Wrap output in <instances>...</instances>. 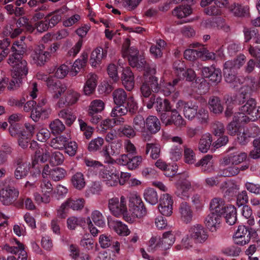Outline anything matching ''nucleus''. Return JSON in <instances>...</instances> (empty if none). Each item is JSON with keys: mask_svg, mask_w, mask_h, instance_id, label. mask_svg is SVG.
I'll return each mask as SVG.
<instances>
[{"mask_svg": "<svg viewBox=\"0 0 260 260\" xmlns=\"http://www.w3.org/2000/svg\"><path fill=\"white\" fill-rule=\"evenodd\" d=\"M122 54L128 58L130 65L139 69H144V81L141 86V91L142 95L147 98L150 95L151 91L157 92L159 90L157 78L154 76L156 73L153 67H148L142 56H138V50L134 47H131L129 39H126L123 45Z\"/></svg>", "mask_w": 260, "mask_h": 260, "instance_id": "1", "label": "nucleus"}, {"mask_svg": "<svg viewBox=\"0 0 260 260\" xmlns=\"http://www.w3.org/2000/svg\"><path fill=\"white\" fill-rule=\"evenodd\" d=\"M13 53L10 55L8 63L12 68V80L9 82L8 78H3L0 74V93L8 85L9 90L19 87L23 80L28 74V67L26 61L22 59L24 49L18 41L13 43L12 47Z\"/></svg>", "mask_w": 260, "mask_h": 260, "instance_id": "2", "label": "nucleus"}, {"mask_svg": "<svg viewBox=\"0 0 260 260\" xmlns=\"http://www.w3.org/2000/svg\"><path fill=\"white\" fill-rule=\"evenodd\" d=\"M208 238L207 232L203 226L196 224L190 228L188 234L181 237L178 234L175 235L171 232L165 233L161 237L160 242L161 244H173L176 239L181 238V242L184 243H203Z\"/></svg>", "mask_w": 260, "mask_h": 260, "instance_id": "3", "label": "nucleus"}, {"mask_svg": "<svg viewBox=\"0 0 260 260\" xmlns=\"http://www.w3.org/2000/svg\"><path fill=\"white\" fill-rule=\"evenodd\" d=\"M176 107L177 109L183 108V114L188 120H191L197 117L202 124L206 123L208 121V111L203 108H199L196 102L179 100L176 103Z\"/></svg>", "mask_w": 260, "mask_h": 260, "instance_id": "4", "label": "nucleus"}, {"mask_svg": "<svg viewBox=\"0 0 260 260\" xmlns=\"http://www.w3.org/2000/svg\"><path fill=\"white\" fill-rule=\"evenodd\" d=\"M240 112L235 113L240 118V121L247 123L250 121H255L260 117V106L256 109L255 100L250 99L240 109Z\"/></svg>", "mask_w": 260, "mask_h": 260, "instance_id": "5", "label": "nucleus"}, {"mask_svg": "<svg viewBox=\"0 0 260 260\" xmlns=\"http://www.w3.org/2000/svg\"><path fill=\"white\" fill-rule=\"evenodd\" d=\"M247 230L245 225H239L233 236L235 244H248V243H257L260 244V236L253 229H250L248 235L245 237Z\"/></svg>", "mask_w": 260, "mask_h": 260, "instance_id": "6", "label": "nucleus"}, {"mask_svg": "<svg viewBox=\"0 0 260 260\" xmlns=\"http://www.w3.org/2000/svg\"><path fill=\"white\" fill-rule=\"evenodd\" d=\"M40 192L34 194V200L38 204H47L51 202L53 195V184L48 179H43L39 185Z\"/></svg>", "mask_w": 260, "mask_h": 260, "instance_id": "7", "label": "nucleus"}, {"mask_svg": "<svg viewBox=\"0 0 260 260\" xmlns=\"http://www.w3.org/2000/svg\"><path fill=\"white\" fill-rule=\"evenodd\" d=\"M99 177L108 187H115L118 184L119 171L115 169L104 167L100 169Z\"/></svg>", "mask_w": 260, "mask_h": 260, "instance_id": "8", "label": "nucleus"}, {"mask_svg": "<svg viewBox=\"0 0 260 260\" xmlns=\"http://www.w3.org/2000/svg\"><path fill=\"white\" fill-rule=\"evenodd\" d=\"M243 85L240 88L239 95L237 101L239 103L242 101L240 99L244 100L248 95H250L252 92L256 91L260 86V77L256 82L255 79L252 78H247L243 79L242 83Z\"/></svg>", "mask_w": 260, "mask_h": 260, "instance_id": "9", "label": "nucleus"}, {"mask_svg": "<svg viewBox=\"0 0 260 260\" xmlns=\"http://www.w3.org/2000/svg\"><path fill=\"white\" fill-rule=\"evenodd\" d=\"M108 208L111 213L116 217L124 215L127 212L126 201L122 196L119 201L117 198H113L109 200Z\"/></svg>", "mask_w": 260, "mask_h": 260, "instance_id": "10", "label": "nucleus"}, {"mask_svg": "<svg viewBox=\"0 0 260 260\" xmlns=\"http://www.w3.org/2000/svg\"><path fill=\"white\" fill-rule=\"evenodd\" d=\"M176 187L175 193L178 197L184 200L187 199L193 190L190 182L186 178L184 175L179 177L176 183Z\"/></svg>", "mask_w": 260, "mask_h": 260, "instance_id": "11", "label": "nucleus"}, {"mask_svg": "<svg viewBox=\"0 0 260 260\" xmlns=\"http://www.w3.org/2000/svg\"><path fill=\"white\" fill-rule=\"evenodd\" d=\"M19 194L18 190L15 187H5L0 191V201L4 205H12L17 200Z\"/></svg>", "mask_w": 260, "mask_h": 260, "instance_id": "12", "label": "nucleus"}, {"mask_svg": "<svg viewBox=\"0 0 260 260\" xmlns=\"http://www.w3.org/2000/svg\"><path fill=\"white\" fill-rule=\"evenodd\" d=\"M247 158V154L243 151H237L230 153L224 157L220 161V165L222 167L238 165Z\"/></svg>", "mask_w": 260, "mask_h": 260, "instance_id": "13", "label": "nucleus"}, {"mask_svg": "<svg viewBox=\"0 0 260 260\" xmlns=\"http://www.w3.org/2000/svg\"><path fill=\"white\" fill-rule=\"evenodd\" d=\"M160 118L162 122L166 125L174 124L177 127H181L186 125V121L176 110L172 111L170 116L167 113H162Z\"/></svg>", "mask_w": 260, "mask_h": 260, "instance_id": "14", "label": "nucleus"}, {"mask_svg": "<svg viewBox=\"0 0 260 260\" xmlns=\"http://www.w3.org/2000/svg\"><path fill=\"white\" fill-rule=\"evenodd\" d=\"M80 94L73 89L67 90L64 95L58 101L56 106L59 108L69 107L75 104L79 99Z\"/></svg>", "mask_w": 260, "mask_h": 260, "instance_id": "15", "label": "nucleus"}, {"mask_svg": "<svg viewBox=\"0 0 260 260\" xmlns=\"http://www.w3.org/2000/svg\"><path fill=\"white\" fill-rule=\"evenodd\" d=\"M50 57V53L45 50V47L43 45L37 46L31 54L34 63L39 66L44 65Z\"/></svg>", "mask_w": 260, "mask_h": 260, "instance_id": "16", "label": "nucleus"}, {"mask_svg": "<svg viewBox=\"0 0 260 260\" xmlns=\"http://www.w3.org/2000/svg\"><path fill=\"white\" fill-rule=\"evenodd\" d=\"M25 245H17V246H10V245H3V250L15 255H18L17 259L14 256H9L6 260H27V254L25 250Z\"/></svg>", "mask_w": 260, "mask_h": 260, "instance_id": "17", "label": "nucleus"}, {"mask_svg": "<svg viewBox=\"0 0 260 260\" xmlns=\"http://www.w3.org/2000/svg\"><path fill=\"white\" fill-rule=\"evenodd\" d=\"M47 86L49 92L52 94L53 98L55 99L60 98L67 89V86L65 84L56 81L54 79H50L48 81Z\"/></svg>", "mask_w": 260, "mask_h": 260, "instance_id": "18", "label": "nucleus"}, {"mask_svg": "<svg viewBox=\"0 0 260 260\" xmlns=\"http://www.w3.org/2000/svg\"><path fill=\"white\" fill-rule=\"evenodd\" d=\"M50 157L49 148L44 145L36 151L34 156L31 158V167L35 168L39 162L44 163L47 161Z\"/></svg>", "mask_w": 260, "mask_h": 260, "instance_id": "19", "label": "nucleus"}, {"mask_svg": "<svg viewBox=\"0 0 260 260\" xmlns=\"http://www.w3.org/2000/svg\"><path fill=\"white\" fill-rule=\"evenodd\" d=\"M28 20L25 17L20 18L16 23L14 24H9L7 25L4 31V33L6 35H9L12 38L16 37L22 31L21 27H24Z\"/></svg>", "mask_w": 260, "mask_h": 260, "instance_id": "20", "label": "nucleus"}, {"mask_svg": "<svg viewBox=\"0 0 260 260\" xmlns=\"http://www.w3.org/2000/svg\"><path fill=\"white\" fill-rule=\"evenodd\" d=\"M28 20L25 17L20 18L16 23L14 24H9L7 25L4 31V33L6 35H9L12 38L16 37L22 31L21 27H24Z\"/></svg>", "mask_w": 260, "mask_h": 260, "instance_id": "21", "label": "nucleus"}, {"mask_svg": "<svg viewBox=\"0 0 260 260\" xmlns=\"http://www.w3.org/2000/svg\"><path fill=\"white\" fill-rule=\"evenodd\" d=\"M98 76L93 73H88L85 77V82L83 86V93L86 95L92 94L96 87Z\"/></svg>", "mask_w": 260, "mask_h": 260, "instance_id": "22", "label": "nucleus"}, {"mask_svg": "<svg viewBox=\"0 0 260 260\" xmlns=\"http://www.w3.org/2000/svg\"><path fill=\"white\" fill-rule=\"evenodd\" d=\"M174 69L176 71V73L180 78H186V79L189 81L194 80L196 77V74L194 71L191 69H188L186 71L184 70L185 66L184 63L180 60L176 61L174 63Z\"/></svg>", "mask_w": 260, "mask_h": 260, "instance_id": "23", "label": "nucleus"}, {"mask_svg": "<svg viewBox=\"0 0 260 260\" xmlns=\"http://www.w3.org/2000/svg\"><path fill=\"white\" fill-rule=\"evenodd\" d=\"M103 250L99 254L97 260H111V255L119 253L120 245H100Z\"/></svg>", "mask_w": 260, "mask_h": 260, "instance_id": "24", "label": "nucleus"}, {"mask_svg": "<svg viewBox=\"0 0 260 260\" xmlns=\"http://www.w3.org/2000/svg\"><path fill=\"white\" fill-rule=\"evenodd\" d=\"M108 225L111 230H113L119 236H127L130 234L127 226L120 220L108 219Z\"/></svg>", "mask_w": 260, "mask_h": 260, "instance_id": "25", "label": "nucleus"}, {"mask_svg": "<svg viewBox=\"0 0 260 260\" xmlns=\"http://www.w3.org/2000/svg\"><path fill=\"white\" fill-rule=\"evenodd\" d=\"M119 65L123 68L121 75V80L125 88L128 91L132 90L134 87V76L129 67L124 68L123 64L119 60Z\"/></svg>", "mask_w": 260, "mask_h": 260, "instance_id": "26", "label": "nucleus"}, {"mask_svg": "<svg viewBox=\"0 0 260 260\" xmlns=\"http://www.w3.org/2000/svg\"><path fill=\"white\" fill-rule=\"evenodd\" d=\"M221 216L218 214L210 212L205 219L207 228L211 232L217 231L220 227Z\"/></svg>", "mask_w": 260, "mask_h": 260, "instance_id": "27", "label": "nucleus"}, {"mask_svg": "<svg viewBox=\"0 0 260 260\" xmlns=\"http://www.w3.org/2000/svg\"><path fill=\"white\" fill-rule=\"evenodd\" d=\"M202 73L204 78H208L213 83H217L221 81V74L220 71L212 66L203 67L202 69Z\"/></svg>", "mask_w": 260, "mask_h": 260, "instance_id": "28", "label": "nucleus"}, {"mask_svg": "<svg viewBox=\"0 0 260 260\" xmlns=\"http://www.w3.org/2000/svg\"><path fill=\"white\" fill-rule=\"evenodd\" d=\"M160 129V123L158 119L155 116H149L145 120V134L149 138L148 133L154 134Z\"/></svg>", "mask_w": 260, "mask_h": 260, "instance_id": "29", "label": "nucleus"}, {"mask_svg": "<svg viewBox=\"0 0 260 260\" xmlns=\"http://www.w3.org/2000/svg\"><path fill=\"white\" fill-rule=\"evenodd\" d=\"M107 50L101 48H96L91 53L89 62L93 68H96L101 64L103 59L106 57Z\"/></svg>", "mask_w": 260, "mask_h": 260, "instance_id": "30", "label": "nucleus"}, {"mask_svg": "<svg viewBox=\"0 0 260 260\" xmlns=\"http://www.w3.org/2000/svg\"><path fill=\"white\" fill-rule=\"evenodd\" d=\"M87 59V53L85 52L83 53L80 57L75 61L72 66L71 69L70 68V75L72 76H76L80 70L85 66Z\"/></svg>", "mask_w": 260, "mask_h": 260, "instance_id": "31", "label": "nucleus"}, {"mask_svg": "<svg viewBox=\"0 0 260 260\" xmlns=\"http://www.w3.org/2000/svg\"><path fill=\"white\" fill-rule=\"evenodd\" d=\"M211 213L219 214L220 216L224 213L226 207L224 206V201L220 198H214L210 202Z\"/></svg>", "mask_w": 260, "mask_h": 260, "instance_id": "32", "label": "nucleus"}, {"mask_svg": "<svg viewBox=\"0 0 260 260\" xmlns=\"http://www.w3.org/2000/svg\"><path fill=\"white\" fill-rule=\"evenodd\" d=\"M255 132L252 135L249 130L242 127V129L237 133V139L239 143L242 145H245L249 141V139L254 137V135H258L260 132L258 127H255Z\"/></svg>", "mask_w": 260, "mask_h": 260, "instance_id": "33", "label": "nucleus"}, {"mask_svg": "<svg viewBox=\"0 0 260 260\" xmlns=\"http://www.w3.org/2000/svg\"><path fill=\"white\" fill-rule=\"evenodd\" d=\"M51 109L49 108H42L39 106H37L32 110L30 117L34 121H37L40 118L42 119L47 118L51 114Z\"/></svg>", "mask_w": 260, "mask_h": 260, "instance_id": "34", "label": "nucleus"}, {"mask_svg": "<svg viewBox=\"0 0 260 260\" xmlns=\"http://www.w3.org/2000/svg\"><path fill=\"white\" fill-rule=\"evenodd\" d=\"M240 118L238 114L235 113L233 120L229 123L226 126V129L229 135L231 136L237 135V133L242 128L241 124L244 123L240 121Z\"/></svg>", "mask_w": 260, "mask_h": 260, "instance_id": "35", "label": "nucleus"}, {"mask_svg": "<svg viewBox=\"0 0 260 260\" xmlns=\"http://www.w3.org/2000/svg\"><path fill=\"white\" fill-rule=\"evenodd\" d=\"M31 165L27 162H21L18 164L14 172L16 179H21L25 177L30 170Z\"/></svg>", "mask_w": 260, "mask_h": 260, "instance_id": "36", "label": "nucleus"}, {"mask_svg": "<svg viewBox=\"0 0 260 260\" xmlns=\"http://www.w3.org/2000/svg\"><path fill=\"white\" fill-rule=\"evenodd\" d=\"M196 167L201 166L202 171L210 173L214 170L212 156L210 155L205 156L199 162L196 164Z\"/></svg>", "mask_w": 260, "mask_h": 260, "instance_id": "37", "label": "nucleus"}, {"mask_svg": "<svg viewBox=\"0 0 260 260\" xmlns=\"http://www.w3.org/2000/svg\"><path fill=\"white\" fill-rule=\"evenodd\" d=\"M179 213L181 220L186 223L190 222L192 218V212L190 207L186 202L181 204L179 208Z\"/></svg>", "mask_w": 260, "mask_h": 260, "instance_id": "38", "label": "nucleus"}, {"mask_svg": "<svg viewBox=\"0 0 260 260\" xmlns=\"http://www.w3.org/2000/svg\"><path fill=\"white\" fill-rule=\"evenodd\" d=\"M70 139V137H67L64 135L58 136L51 139L49 145L54 149L63 150Z\"/></svg>", "mask_w": 260, "mask_h": 260, "instance_id": "39", "label": "nucleus"}, {"mask_svg": "<svg viewBox=\"0 0 260 260\" xmlns=\"http://www.w3.org/2000/svg\"><path fill=\"white\" fill-rule=\"evenodd\" d=\"M121 144L119 142L114 143L111 145V150L109 151L107 147H104L101 151L102 155L105 157V161L109 162L110 159V155H116L120 152Z\"/></svg>", "mask_w": 260, "mask_h": 260, "instance_id": "40", "label": "nucleus"}, {"mask_svg": "<svg viewBox=\"0 0 260 260\" xmlns=\"http://www.w3.org/2000/svg\"><path fill=\"white\" fill-rule=\"evenodd\" d=\"M212 142L211 135L205 133L201 136L199 143L198 148L202 153H206L209 149Z\"/></svg>", "mask_w": 260, "mask_h": 260, "instance_id": "41", "label": "nucleus"}, {"mask_svg": "<svg viewBox=\"0 0 260 260\" xmlns=\"http://www.w3.org/2000/svg\"><path fill=\"white\" fill-rule=\"evenodd\" d=\"M208 104L210 110L214 114H220L223 111V106L218 97L210 98L208 101Z\"/></svg>", "mask_w": 260, "mask_h": 260, "instance_id": "42", "label": "nucleus"}, {"mask_svg": "<svg viewBox=\"0 0 260 260\" xmlns=\"http://www.w3.org/2000/svg\"><path fill=\"white\" fill-rule=\"evenodd\" d=\"M71 183L74 188L82 190L86 185L84 175L81 172H76L71 178Z\"/></svg>", "mask_w": 260, "mask_h": 260, "instance_id": "43", "label": "nucleus"}, {"mask_svg": "<svg viewBox=\"0 0 260 260\" xmlns=\"http://www.w3.org/2000/svg\"><path fill=\"white\" fill-rule=\"evenodd\" d=\"M133 126L136 131L141 133L142 136L146 140L148 135L145 133V120L141 115H137L134 119Z\"/></svg>", "mask_w": 260, "mask_h": 260, "instance_id": "44", "label": "nucleus"}, {"mask_svg": "<svg viewBox=\"0 0 260 260\" xmlns=\"http://www.w3.org/2000/svg\"><path fill=\"white\" fill-rule=\"evenodd\" d=\"M249 166L248 165H245L242 166L239 169L238 167L234 166H230L226 169H224L222 170H220L219 172V176L224 177H230L237 175L239 172L240 170H245L248 169Z\"/></svg>", "mask_w": 260, "mask_h": 260, "instance_id": "45", "label": "nucleus"}, {"mask_svg": "<svg viewBox=\"0 0 260 260\" xmlns=\"http://www.w3.org/2000/svg\"><path fill=\"white\" fill-rule=\"evenodd\" d=\"M229 9L235 16L238 17H243L246 15L249 9L248 6H241L238 4H234Z\"/></svg>", "mask_w": 260, "mask_h": 260, "instance_id": "46", "label": "nucleus"}, {"mask_svg": "<svg viewBox=\"0 0 260 260\" xmlns=\"http://www.w3.org/2000/svg\"><path fill=\"white\" fill-rule=\"evenodd\" d=\"M237 212L235 207L233 205L226 206L225 214L226 222L230 225H233L237 220Z\"/></svg>", "mask_w": 260, "mask_h": 260, "instance_id": "47", "label": "nucleus"}, {"mask_svg": "<svg viewBox=\"0 0 260 260\" xmlns=\"http://www.w3.org/2000/svg\"><path fill=\"white\" fill-rule=\"evenodd\" d=\"M58 116L59 118L63 119L66 124L71 125L76 120V116L68 109H63L60 110Z\"/></svg>", "mask_w": 260, "mask_h": 260, "instance_id": "48", "label": "nucleus"}, {"mask_svg": "<svg viewBox=\"0 0 260 260\" xmlns=\"http://www.w3.org/2000/svg\"><path fill=\"white\" fill-rule=\"evenodd\" d=\"M144 198L146 202L154 205L158 202V195L156 191L153 188H148L144 190Z\"/></svg>", "mask_w": 260, "mask_h": 260, "instance_id": "49", "label": "nucleus"}, {"mask_svg": "<svg viewBox=\"0 0 260 260\" xmlns=\"http://www.w3.org/2000/svg\"><path fill=\"white\" fill-rule=\"evenodd\" d=\"M105 104L101 100H94L92 101L88 107V114H93L100 113L104 110Z\"/></svg>", "mask_w": 260, "mask_h": 260, "instance_id": "50", "label": "nucleus"}, {"mask_svg": "<svg viewBox=\"0 0 260 260\" xmlns=\"http://www.w3.org/2000/svg\"><path fill=\"white\" fill-rule=\"evenodd\" d=\"M192 13V9L188 6H180L175 8L173 14L178 18H182L190 15Z\"/></svg>", "mask_w": 260, "mask_h": 260, "instance_id": "51", "label": "nucleus"}, {"mask_svg": "<svg viewBox=\"0 0 260 260\" xmlns=\"http://www.w3.org/2000/svg\"><path fill=\"white\" fill-rule=\"evenodd\" d=\"M113 98L115 104L122 105L127 99V94L123 89L119 88L113 91Z\"/></svg>", "mask_w": 260, "mask_h": 260, "instance_id": "52", "label": "nucleus"}, {"mask_svg": "<svg viewBox=\"0 0 260 260\" xmlns=\"http://www.w3.org/2000/svg\"><path fill=\"white\" fill-rule=\"evenodd\" d=\"M90 219L98 226L103 228L105 226V218L102 213L98 210H94L91 212Z\"/></svg>", "mask_w": 260, "mask_h": 260, "instance_id": "53", "label": "nucleus"}, {"mask_svg": "<svg viewBox=\"0 0 260 260\" xmlns=\"http://www.w3.org/2000/svg\"><path fill=\"white\" fill-rule=\"evenodd\" d=\"M232 69H226L224 67V75L225 77V80L226 82L231 83L233 84V86L235 87H238L239 84H242L243 81L241 82V79L239 78H237L235 75L232 74H230V72Z\"/></svg>", "mask_w": 260, "mask_h": 260, "instance_id": "54", "label": "nucleus"}, {"mask_svg": "<svg viewBox=\"0 0 260 260\" xmlns=\"http://www.w3.org/2000/svg\"><path fill=\"white\" fill-rule=\"evenodd\" d=\"M150 151V157L154 159L159 156L160 147L159 145L155 143H147L146 145V154H148Z\"/></svg>", "mask_w": 260, "mask_h": 260, "instance_id": "55", "label": "nucleus"}, {"mask_svg": "<svg viewBox=\"0 0 260 260\" xmlns=\"http://www.w3.org/2000/svg\"><path fill=\"white\" fill-rule=\"evenodd\" d=\"M246 57L243 54L238 56L234 61H228L224 64V67L226 69H236L240 68L245 62Z\"/></svg>", "mask_w": 260, "mask_h": 260, "instance_id": "56", "label": "nucleus"}, {"mask_svg": "<svg viewBox=\"0 0 260 260\" xmlns=\"http://www.w3.org/2000/svg\"><path fill=\"white\" fill-rule=\"evenodd\" d=\"M182 154V148L181 146L175 145L172 146L169 151V157L172 160L178 161L181 158Z\"/></svg>", "mask_w": 260, "mask_h": 260, "instance_id": "57", "label": "nucleus"}, {"mask_svg": "<svg viewBox=\"0 0 260 260\" xmlns=\"http://www.w3.org/2000/svg\"><path fill=\"white\" fill-rule=\"evenodd\" d=\"M67 200L71 207V209L74 211L81 210L84 206L85 200L84 199L68 198Z\"/></svg>", "mask_w": 260, "mask_h": 260, "instance_id": "58", "label": "nucleus"}, {"mask_svg": "<svg viewBox=\"0 0 260 260\" xmlns=\"http://www.w3.org/2000/svg\"><path fill=\"white\" fill-rule=\"evenodd\" d=\"M179 80L176 79L173 80V84L171 83H168L166 85H164L162 83L160 84L159 86V89H161V91L165 96H168L171 94V93L175 92V89L174 86L178 82Z\"/></svg>", "mask_w": 260, "mask_h": 260, "instance_id": "59", "label": "nucleus"}, {"mask_svg": "<svg viewBox=\"0 0 260 260\" xmlns=\"http://www.w3.org/2000/svg\"><path fill=\"white\" fill-rule=\"evenodd\" d=\"M241 213L242 216L247 219V223L249 225L252 226L255 224V220L252 216V211L250 207L247 205L244 206L242 209Z\"/></svg>", "mask_w": 260, "mask_h": 260, "instance_id": "60", "label": "nucleus"}, {"mask_svg": "<svg viewBox=\"0 0 260 260\" xmlns=\"http://www.w3.org/2000/svg\"><path fill=\"white\" fill-rule=\"evenodd\" d=\"M156 109L158 112L169 111L171 110V107L167 100L157 97L156 99Z\"/></svg>", "mask_w": 260, "mask_h": 260, "instance_id": "61", "label": "nucleus"}, {"mask_svg": "<svg viewBox=\"0 0 260 260\" xmlns=\"http://www.w3.org/2000/svg\"><path fill=\"white\" fill-rule=\"evenodd\" d=\"M66 175L67 172L64 169L57 167L52 170L51 178L54 181H58L64 179Z\"/></svg>", "mask_w": 260, "mask_h": 260, "instance_id": "62", "label": "nucleus"}, {"mask_svg": "<svg viewBox=\"0 0 260 260\" xmlns=\"http://www.w3.org/2000/svg\"><path fill=\"white\" fill-rule=\"evenodd\" d=\"M104 140L101 137H97L92 139L89 143L88 149L90 152H95L99 150L103 145Z\"/></svg>", "mask_w": 260, "mask_h": 260, "instance_id": "63", "label": "nucleus"}, {"mask_svg": "<svg viewBox=\"0 0 260 260\" xmlns=\"http://www.w3.org/2000/svg\"><path fill=\"white\" fill-rule=\"evenodd\" d=\"M134 217L137 218H142L146 216L147 214V210L144 207V204L142 203L136 208L129 210Z\"/></svg>", "mask_w": 260, "mask_h": 260, "instance_id": "64", "label": "nucleus"}]
</instances>
